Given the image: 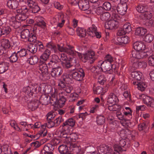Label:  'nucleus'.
<instances>
[{
	"instance_id": "a878e982",
	"label": "nucleus",
	"mask_w": 154,
	"mask_h": 154,
	"mask_svg": "<svg viewBox=\"0 0 154 154\" xmlns=\"http://www.w3.org/2000/svg\"><path fill=\"white\" fill-rule=\"evenodd\" d=\"M90 12L93 14H97L98 15H101L103 12V9L102 7H100L97 8L92 7L90 8Z\"/></svg>"
},
{
	"instance_id": "2eb2a0df",
	"label": "nucleus",
	"mask_w": 154,
	"mask_h": 154,
	"mask_svg": "<svg viewBox=\"0 0 154 154\" xmlns=\"http://www.w3.org/2000/svg\"><path fill=\"white\" fill-rule=\"evenodd\" d=\"M78 5L79 8L82 11H86L90 8L89 2L87 0H79Z\"/></svg>"
},
{
	"instance_id": "6e6552de",
	"label": "nucleus",
	"mask_w": 154,
	"mask_h": 154,
	"mask_svg": "<svg viewBox=\"0 0 154 154\" xmlns=\"http://www.w3.org/2000/svg\"><path fill=\"white\" fill-rule=\"evenodd\" d=\"M26 4L31 9L32 13H35L38 12L40 10L35 0H27Z\"/></svg>"
},
{
	"instance_id": "3c124183",
	"label": "nucleus",
	"mask_w": 154,
	"mask_h": 154,
	"mask_svg": "<svg viewBox=\"0 0 154 154\" xmlns=\"http://www.w3.org/2000/svg\"><path fill=\"white\" fill-rule=\"evenodd\" d=\"M27 49L32 54L35 53L37 51V47L35 44H30L27 48Z\"/></svg>"
},
{
	"instance_id": "49530a36",
	"label": "nucleus",
	"mask_w": 154,
	"mask_h": 154,
	"mask_svg": "<svg viewBox=\"0 0 154 154\" xmlns=\"http://www.w3.org/2000/svg\"><path fill=\"white\" fill-rule=\"evenodd\" d=\"M131 77L137 80H139L141 79L142 73L140 72L134 71L131 72Z\"/></svg>"
},
{
	"instance_id": "4be33fe9",
	"label": "nucleus",
	"mask_w": 154,
	"mask_h": 154,
	"mask_svg": "<svg viewBox=\"0 0 154 154\" xmlns=\"http://www.w3.org/2000/svg\"><path fill=\"white\" fill-rule=\"evenodd\" d=\"M7 5L10 9H15L19 5L18 2L17 0H10L8 1Z\"/></svg>"
},
{
	"instance_id": "ddd939ff",
	"label": "nucleus",
	"mask_w": 154,
	"mask_h": 154,
	"mask_svg": "<svg viewBox=\"0 0 154 154\" xmlns=\"http://www.w3.org/2000/svg\"><path fill=\"white\" fill-rule=\"evenodd\" d=\"M59 59L57 56L55 55L53 56L52 59L48 64V67L52 69L56 67L55 66H57V65L59 62Z\"/></svg>"
},
{
	"instance_id": "dca6fc26",
	"label": "nucleus",
	"mask_w": 154,
	"mask_h": 154,
	"mask_svg": "<svg viewBox=\"0 0 154 154\" xmlns=\"http://www.w3.org/2000/svg\"><path fill=\"white\" fill-rule=\"evenodd\" d=\"M58 92L57 89H54V91L51 94V96L49 97L51 104L53 105H55L58 100Z\"/></svg>"
},
{
	"instance_id": "b1692460",
	"label": "nucleus",
	"mask_w": 154,
	"mask_h": 154,
	"mask_svg": "<svg viewBox=\"0 0 154 154\" xmlns=\"http://www.w3.org/2000/svg\"><path fill=\"white\" fill-rule=\"evenodd\" d=\"M51 52L48 49H46L43 53L40 56V60L45 62L49 58L50 55H51Z\"/></svg>"
},
{
	"instance_id": "052dcab7",
	"label": "nucleus",
	"mask_w": 154,
	"mask_h": 154,
	"mask_svg": "<svg viewBox=\"0 0 154 154\" xmlns=\"http://www.w3.org/2000/svg\"><path fill=\"white\" fill-rule=\"evenodd\" d=\"M133 84L134 85H137L138 89L140 90L141 91H143L144 90V82H140L138 83L136 82H133Z\"/></svg>"
},
{
	"instance_id": "69168bd1",
	"label": "nucleus",
	"mask_w": 154,
	"mask_h": 154,
	"mask_svg": "<svg viewBox=\"0 0 154 154\" xmlns=\"http://www.w3.org/2000/svg\"><path fill=\"white\" fill-rule=\"evenodd\" d=\"M132 67L134 68V69H136L139 68L140 66H141V64L142 63L143 64V65L144 64V63L143 61L142 62H138L137 61V60H136V61H134L133 62L132 61Z\"/></svg>"
},
{
	"instance_id": "e433bc0d",
	"label": "nucleus",
	"mask_w": 154,
	"mask_h": 154,
	"mask_svg": "<svg viewBox=\"0 0 154 154\" xmlns=\"http://www.w3.org/2000/svg\"><path fill=\"white\" fill-rule=\"evenodd\" d=\"M58 150L60 154H67L68 152V147L65 145H61L58 148Z\"/></svg>"
},
{
	"instance_id": "0eeeda50",
	"label": "nucleus",
	"mask_w": 154,
	"mask_h": 154,
	"mask_svg": "<svg viewBox=\"0 0 154 154\" xmlns=\"http://www.w3.org/2000/svg\"><path fill=\"white\" fill-rule=\"evenodd\" d=\"M55 126V123L54 121H48L47 123H45L43 125H42L41 130L39 131V134L43 137L46 136L47 133V131L45 129L46 127L48 128H51Z\"/></svg>"
},
{
	"instance_id": "c756f323",
	"label": "nucleus",
	"mask_w": 154,
	"mask_h": 154,
	"mask_svg": "<svg viewBox=\"0 0 154 154\" xmlns=\"http://www.w3.org/2000/svg\"><path fill=\"white\" fill-rule=\"evenodd\" d=\"M48 88V86H46L45 84H42L35 88H37V90H38V92H40L42 94H48L49 92V91L47 90Z\"/></svg>"
},
{
	"instance_id": "338daca9",
	"label": "nucleus",
	"mask_w": 154,
	"mask_h": 154,
	"mask_svg": "<svg viewBox=\"0 0 154 154\" xmlns=\"http://www.w3.org/2000/svg\"><path fill=\"white\" fill-rule=\"evenodd\" d=\"M113 104L112 106H109L108 107V109L110 111H117L120 108V106L116 103Z\"/></svg>"
},
{
	"instance_id": "473e14b6",
	"label": "nucleus",
	"mask_w": 154,
	"mask_h": 154,
	"mask_svg": "<svg viewBox=\"0 0 154 154\" xmlns=\"http://www.w3.org/2000/svg\"><path fill=\"white\" fill-rule=\"evenodd\" d=\"M1 29L3 35L4 36H7L8 35L11 31V29L10 27L6 25H3L1 27Z\"/></svg>"
},
{
	"instance_id": "79ce46f5",
	"label": "nucleus",
	"mask_w": 154,
	"mask_h": 154,
	"mask_svg": "<svg viewBox=\"0 0 154 154\" xmlns=\"http://www.w3.org/2000/svg\"><path fill=\"white\" fill-rule=\"evenodd\" d=\"M135 34L136 35L142 36V40L144 41L143 37L144 35V30L143 28L141 27L137 28L135 30Z\"/></svg>"
},
{
	"instance_id": "c9c22d12",
	"label": "nucleus",
	"mask_w": 154,
	"mask_h": 154,
	"mask_svg": "<svg viewBox=\"0 0 154 154\" xmlns=\"http://www.w3.org/2000/svg\"><path fill=\"white\" fill-rule=\"evenodd\" d=\"M137 11L141 14L140 15V17L142 19L144 18V6L143 5L140 4L136 8Z\"/></svg>"
},
{
	"instance_id": "13d9d810",
	"label": "nucleus",
	"mask_w": 154,
	"mask_h": 154,
	"mask_svg": "<svg viewBox=\"0 0 154 154\" xmlns=\"http://www.w3.org/2000/svg\"><path fill=\"white\" fill-rule=\"evenodd\" d=\"M107 81L106 77L104 75H100L98 79L97 82L100 85H104L106 82Z\"/></svg>"
},
{
	"instance_id": "72a5a7b5",
	"label": "nucleus",
	"mask_w": 154,
	"mask_h": 154,
	"mask_svg": "<svg viewBox=\"0 0 154 154\" xmlns=\"http://www.w3.org/2000/svg\"><path fill=\"white\" fill-rule=\"evenodd\" d=\"M70 146L73 148L72 150L76 153L82 154L83 153V149H82L79 145H78L75 143H72Z\"/></svg>"
},
{
	"instance_id": "0e129e2a",
	"label": "nucleus",
	"mask_w": 154,
	"mask_h": 154,
	"mask_svg": "<svg viewBox=\"0 0 154 154\" xmlns=\"http://www.w3.org/2000/svg\"><path fill=\"white\" fill-rule=\"evenodd\" d=\"M130 119H125L122 121V122H121V123L122 124L123 126H125L126 127H131L132 126L131 125L132 123L130 121Z\"/></svg>"
},
{
	"instance_id": "f704fd0d",
	"label": "nucleus",
	"mask_w": 154,
	"mask_h": 154,
	"mask_svg": "<svg viewBox=\"0 0 154 154\" xmlns=\"http://www.w3.org/2000/svg\"><path fill=\"white\" fill-rule=\"evenodd\" d=\"M73 87L71 86L67 85L63 89V91L60 93H61V94H62V95H64L65 96H67L68 94L71 93Z\"/></svg>"
},
{
	"instance_id": "c85d7f7f",
	"label": "nucleus",
	"mask_w": 154,
	"mask_h": 154,
	"mask_svg": "<svg viewBox=\"0 0 154 154\" xmlns=\"http://www.w3.org/2000/svg\"><path fill=\"white\" fill-rule=\"evenodd\" d=\"M118 99L116 95L112 93H111L108 96L107 102L109 103H116Z\"/></svg>"
},
{
	"instance_id": "2f4dec72",
	"label": "nucleus",
	"mask_w": 154,
	"mask_h": 154,
	"mask_svg": "<svg viewBox=\"0 0 154 154\" xmlns=\"http://www.w3.org/2000/svg\"><path fill=\"white\" fill-rule=\"evenodd\" d=\"M59 95L60 98L58 100H57L55 105H57L60 107H61L64 105L66 101V99L64 97L65 96L62 95V94H61V93H59Z\"/></svg>"
},
{
	"instance_id": "39448f33",
	"label": "nucleus",
	"mask_w": 154,
	"mask_h": 154,
	"mask_svg": "<svg viewBox=\"0 0 154 154\" xmlns=\"http://www.w3.org/2000/svg\"><path fill=\"white\" fill-rule=\"evenodd\" d=\"M112 64L109 63H107L106 62H103V60L99 61L97 63V66L94 67V69H96L97 67L99 69H101V70L103 72H109V73H111L113 71L112 68Z\"/></svg>"
},
{
	"instance_id": "864d4df0",
	"label": "nucleus",
	"mask_w": 154,
	"mask_h": 154,
	"mask_svg": "<svg viewBox=\"0 0 154 154\" xmlns=\"http://www.w3.org/2000/svg\"><path fill=\"white\" fill-rule=\"evenodd\" d=\"M153 101H154V100H153L150 97L148 96H145V104L148 106L153 107V105H152Z\"/></svg>"
},
{
	"instance_id": "bf43d9fd",
	"label": "nucleus",
	"mask_w": 154,
	"mask_h": 154,
	"mask_svg": "<svg viewBox=\"0 0 154 154\" xmlns=\"http://www.w3.org/2000/svg\"><path fill=\"white\" fill-rule=\"evenodd\" d=\"M27 51L25 48L21 49L20 51L16 52L17 55H19L20 57H22L26 56L28 54Z\"/></svg>"
},
{
	"instance_id": "6ab92c4d",
	"label": "nucleus",
	"mask_w": 154,
	"mask_h": 154,
	"mask_svg": "<svg viewBox=\"0 0 154 154\" xmlns=\"http://www.w3.org/2000/svg\"><path fill=\"white\" fill-rule=\"evenodd\" d=\"M23 90L26 94L30 97L32 96L34 92L37 93V88H34L33 86L30 87L28 86L24 88Z\"/></svg>"
},
{
	"instance_id": "09e8293b",
	"label": "nucleus",
	"mask_w": 154,
	"mask_h": 154,
	"mask_svg": "<svg viewBox=\"0 0 154 154\" xmlns=\"http://www.w3.org/2000/svg\"><path fill=\"white\" fill-rule=\"evenodd\" d=\"M145 19H151L152 17V14L150 12V8H149L147 6H145Z\"/></svg>"
},
{
	"instance_id": "58836bf2",
	"label": "nucleus",
	"mask_w": 154,
	"mask_h": 154,
	"mask_svg": "<svg viewBox=\"0 0 154 154\" xmlns=\"http://www.w3.org/2000/svg\"><path fill=\"white\" fill-rule=\"evenodd\" d=\"M30 33V31L28 29H24L21 32L20 36L21 38L24 39L26 41Z\"/></svg>"
},
{
	"instance_id": "cd10ccee",
	"label": "nucleus",
	"mask_w": 154,
	"mask_h": 154,
	"mask_svg": "<svg viewBox=\"0 0 154 154\" xmlns=\"http://www.w3.org/2000/svg\"><path fill=\"white\" fill-rule=\"evenodd\" d=\"M16 18L14 17L11 18L9 20V25L15 29H17L21 26V23L16 20Z\"/></svg>"
},
{
	"instance_id": "e2e57ef3",
	"label": "nucleus",
	"mask_w": 154,
	"mask_h": 154,
	"mask_svg": "<svg viewBox=\"0 0 154 154\" xmlns=\"http://www.w3.org/2000/svg\"><path fill=\"white\" fill-rule=\"evenodd\" d=\"M93 90L94 94H99L103 92V88L100 86H97L96 88L93 87Z\"/></svg>"
},
{
	"instance_id": "7ed1b4c3",
	"label": "nucleus",
	"mask_w": 154,
	"mask_h": 154,
	"mask_svg": "<svg viewBox=\"0 0 154 154\" xmlns=\"http://www.w3.org/2000/svg\"><path fill=\"white\" fill-rule=\"evenodd\" d=\"M114 150L113 151L112 147L108 145H103L100 147L98 150L99 154H114L115 152H122L125 151L126 149H123L118 146V144H115L113 146Z\"/></svg>"
},
{
	"instance_id": "4c0bfd02",
	"label": "nucleus",
	"mask_w": 154,
	"mask_h": 154,
	"mask_svg": "<svg viewBox=\"0 0 154 154\" xmlns=\"http://www.w3.org/2000/svg\"><path fill=\"white\" fill-rule=\"evenodd\" d=\"M2 47L5 49H8L11 46L9 40L6 38H3L1 40Z\"/></svg>"
},
{
	"instance_id": "9d476101",
	"label": "nucleus",
	"mask_w": 154,
	"mask_h": 154,
	"mask_svg": "<svg viewBox=\"0 0 154 154\" xmlns=\"http://www.w3.org/2000/svg\"><path fill=\"white\" fill-rule=\"evenodd\" d=\"M63 72V70L61 67L57 66L56 67L52 69L51 73L52 76L56 79L60 77Z\"/></svg>"
},
{
	"instance_id": "423d86ee",
	"label": "nucleus",
	"mask_w": 154,
	"mask_h": 154,
	"mask_svg": "<svg viewBox=\"0 0 154 154\" xmlns=\"http://www.w3.org/2000/svg\"><path fill=\"white\" fill-rule=\"evenodd\" d=\"M48 68L47 65L45 62L40 60L39 69L42 73L41 75L43 77L42 79L43 80L48 79L50 78Z\"/></svg>"
},
{
	"instance_id": "f3484780",
	"label": "nucleus",
	"mask_w": 154,
	"mask_h": 154,
	"mask_svg": "<svg viewBox=\"0 0 154 154\" xmlns=\"http://www.w3.org/2000/svg\"><path fill=\"white\" fill-rule=\"evenodd\" d=\"M130 141L129 139L126 138L125 139H122L119 140L118 146L122 149V147L126 148L130 146Z\"/></svg>"
},
{
	"instance_id": "f257e3e1",
	"label": "nucleus",
	"mask_w": 154,
	"mask_h": 154,
	"mask_svg": "<svg viewBox=\"0 0 154 154\" xmlns=\"http://www.w3.org/2000/svg\"><path fill=\"white\" fill-rule=\"evenodd\" d=\"M46 47L48 49H51V51L55 53H57L59 51L60 52H64L69 55L76 57L77 55L79 57L81 58L82 55L81 53L76 51L74 50V47L70 45H67L68 47H64L63 45H60L59 44H55L52 42H49L46 44Z\"/></svg>"
},
{
	"instance_id": "7c9ffc66",
	"label": "nucleus",
	"mask_w": 154,
	"mask_h": 154,
	"mask_svg": "<svg viewBox=\"0 0 154 154\" xmlns=\"http://www.w3.org/2000/svg\"><path fill=\"white\" fill-rule=\"evenodd\" d=\"M78 138V136L75 133H69L68 137L67 144H69L70 145H71L72 144L71 142H75Z\"/></svg>"
},
{
	"instance_id": "9b49d317",
	"label": "nucleus",
	"mask_w": 154,
	"mask_h": 154,
	"mask_svg": "<svg viewBox=\"0 0 154 154\" xmlns=\"http://www.w3.org/2000/svg\"><path fill=\"white\" fill-rule=\"evenodd\" d=\"M128 42V37L127 36L118 37L115 41L114 43L117 45H123Z\"/></svg>"
},
{
	"instance_id": "5701e85b",
	"label": "nucleus",
	"mask_w": 154,
	"mask_h": 154,
	"mask_svg": "<svg viewBox=\"0 0 154 154\" xmlns=\"http://www.w3.org/2000/svg\"><path fill=\"white\" fill-rule=\"evenodd\" d=\"M39 105V101L38 100H35L29 103L28 106L29 109L33 111L37 109Z\"/></svg>"
},
{
	"instance_id": "a211bd4d",
	"label": "nucleus",
	"mask_w": 154,
	"mask_h": 154,
	"mask_svg": "<svg viewBox=\"0 0 154 154\" xmlns=\"http://www.w3.org/2000/svg\"><path fill=\"white\" fill-rule=\"evenodd\" d=\"M75 120L72 118H69L63 123L62 126L65 129H69V127H72L75 125Z\"/></svg>"
},
{
	"instance_id": "f03ea898",
	"label": "nucleus",
	"mask_w": 154,
	"mask_h": 154,
	"mask_svg": "<svg viewBox=\"0 0 154 154\" xmlns=\"http://www.w3.org/2000/svg\"><path fill=\"white\" fill-rule=\"evenodd\" d=\"M134 50L131 52L133 58L137 59H143L144 57V45L143 42L139 41L134 43L133 45Z\"/></svg>"
},
{
	"instance_id": "393cba45",
	"label": "nucleus",
	"mask_w": 154,
	"mask_h": 154,
	"mask_svg": "<svg viewBox=\"0 0 154 154\" xmlns=\"http://www.w3.org/2000/svg\"><path fill=\"white\" fill-rule=\"evenodd\" d=\"M39 101L42 105H48L50 103L49 97L48 95L45 94H42L41 96Z\"/></svg>"
},
{
	"instance_id": "774afa93",
	"label": "nucleus",
	"mask_w": 154,
	"mask_h": 154,
	"mask_svg": "<svg viewBox=\"0 0 154 154\" xmlns=\"http://www.w3.org/2000/svg\"><path fill=\"white\" fill-rule=\"evenodd\" d=\"M130 133L128 134L129 135L128 136V138L133 140H134L135 138V137L138 135L137 132L134 130L130 131Z\"/></svg>"
},
{
	"instance_id": "37998d69",
	"label": "nucleus",
	"mask_w": 154,
	"mask_h": 154,
	"mask_svg": "<svg viewBox=\"0 0 154 154\" xmlns=\"http://www.w3.org/2000/svg\"><path fill=\"white\" fill-rule=\"evenodd\" d=\"M77 35L82 38L84 37L86 35L85 30L83 28L78 27L76 29Z\"/></svg>"
},
{
	"instance_id": "4d7b16f0",
	"label": "nucleus",
	"mask_w": 154,
	"mask_h": 154,
	"mask_svg": "<svg viewBox=\"0 0 154 154\" xmlns=\"http://www.w3.org/2000/svg\"><path fill=\"white\" fill-rule=\"evenodd\" d=\"M46 26V23L44 21H41V22L36 23L33 27V30L34 31L36 30L37 27H39L42 28H44Z\"/></svg>"
},
{
	"instance_id": "5fc2aeb1",
	"label": "nucleus",
	"mask_w": 154,
	"mask_h": 154,
	"mask_svg": "<svg viewBox=\"0 0 154 154\" xmlns=\"http://www.w3.org/2000/svg\"><path fill=\"white\" fill-rule=\"evenodd\" d=\"M110 16V14L108 12L103 13L100 16V19L102 21L108 20Z\"/></svg>"
},
{
	"instance_id": "20e7f679",
	"label": "nucleus",
	"mask_w": 154,
	"mask_h": 154,
	"mask_svg": "<svg viewBox=\"0 0 154 154\" xmlns=\"http://www.w3.org/2000/svg\"><path fill=\"white\" fill-rule=\"evenodd\" d=\"M69 75L74 80L78 81H82L85 76V71L82 69H74L69 70Z\"/></svg>"
},
{
	"instance_id": "412c9836",
	"label": "nucleus",
	"mask_w": 154,
	"mask_h": 154,
	"mask_svg": "<svg viewBox=\"0 0 154 154\" xmlns=\"http://www.w3.org/2000/svg\"><path fill=\"white\" fill-rule=\"evenodd\" d=\"M63 130L60 132L59 137L62 139L65 138V140L67 143L68 142V137L69 134V129H65L63 128Z\"/></svg>"
},
{
	"instance_id": "1a4fd4ad",
	"label": "nucleus",
	"mask_w": 154,
	"mask_h": 154,
	"mask_svg": "<svg viewBox=\"0 0 154 154\" xmlns=\"http://www.w3.org/2000/svg\"><path fill=\"white\" fill-rule=\"evenodd\" d=\"M83 57L85 60H90L91 63H92L97 59V56L94 51H90L84 54Z\"/></svg>"
},
{
	"instance_id": "4468645a",
	"label": "nucleus",
	"mask_w": 154,
	"mask_h": 154,
	"mask_svg": "<svg viewBox=\"0 0 154 154\" xmlns=\"http://www.w3.org/2000/svg\"><path fill=\"white\" fill-rule=\"evenodd\" d=\"M119 26L118 22L116 20H110L105 24V27L107 29H112L117 28Z\"/></svg>"
},
{
	"instance_id": "bb28decb",
	"label": "nucleus",
	"mask_w": 154,
	"mask_h": 154,
	"mask_svg": "<svg viewBox=\"0 0 154 154\" xmlns=\"http://www.w3.org/2000/svg\"><path fill=\"white\" fill-rule=\"evenodd\" d=\"M9 64L8 63L3 61L0 63V74L5 72L8 69Z\"/></svg>"
},
{
	"instance_id": "680f3d73",
	"label": "nucleus",
	"mask_w": 154,
	"mask_h": 154,
	"mask_svg": "<svg viewBox=\"0 0 154 154\" xmlns=\"http://www.w3.org/2000/svg\"><path fill=\"white\" fill-rule=\"evenodd\" d=\"M123 29L126 33H129L131 30V24L129 23H126L123 26Z\"/></svg>"
},
{
	"instance_id": "f8f14e48",
	"label": "nucleus",
	"mask_w": 154,
	"mask_h": 154,
	"mask_svg": "<svg viewBox=\"0 0 154 154\" xmlns=\"http://www.w3.org/2000/svg\"><path fill=\"white\" fill-rule=\"evenodd\" d=\"M127 9V5L126 3L119 4L117 7L118 12L120 14L123 15L125 14Z\"/></svg>"
},
{
	"instance_id": "603ef678",
	"label": "nucleus",
	"mask_w": 154,
	"mask_h": 154,
	"mask_svg": "<svg viewBox=\"0 0 154 154\" xmlns=\"http://www.w3.org/2000/svg\"><path fill=\"white\" fill-rule=\"evenodd\" d=\"M37 38L36 34L30 33L26 41L35 43L36 42Z\"/></svg>"
},
{
	"instance_id": "ea45409f",
	"label": "nucleus",
	"mask_w": 154,
	"mask_h": 154,
	"mask_svg": "<svg viewBox=\"0 0 154 154\" xmlns=\"http://www.w3.org/2000/svg\"><path fill=\"white\" fill-rule=\"evenodd\" d=\"M38 58L37 56L34 55L31 57L29 58L27 60V62L29 63L30 65H35L38 62Z\"/></svg>"
},
{
	"instance_id": "6e6d98bb",
	"label": "nucleus",
	"mask_w": 154,
	"mask_h": 154,
	"mask_svg": "<svg viewBox=\"0 0 154 154\" xmlns=\"http://www.w3.org/2000/svg\"><path fill=\"white\" fill-rule=\"evenodd\" d=\"M26 14H17L16 18V19L21 21L25 20L27 18V16Z\"/></svg>"
},
{
	"instance_id": "a19ab883",
	"label": "nucleus",
	"mask_w": 154,
	"mask_h": 154,
	"mask_svg": "<svg viewBox=\"0 0 154 154\" xmlns=\"http://www.w3.org/2000/svg\"><path fill=\"white\" fill-rule=\"evenodd\" d=\"M62 17H64V15L63 14H57L51 20V23L53 24L59 23L60 20H61Z\"/></svg>"
},
{
	"instance_id": "aec40b11",
	"label": "nucleus",
	"mask_w": 154,
	"mask_h": 154,
	"mask_svg": "<svg viewBox=\"0 0 154 154\" xmlns=\"http://www.w3.org/2000/svg\"><path fill=\"white\" fill-rule=\"evenodd\" d=\"M54 149V146L51 143H47L44 146L43 149L44 154H52L53 151Z\"/></svg>"
},
{
	"instance_id": "de8ad7c7",
	"label": "nucleus",
	"mask_w": 154,
	"mask_h": 154,
	"mask_svg": "<svg viewBox=\"0 0 154 154\" xmlns=\"http://www.w3.org/2000/svg\"><path fill=\"white\" fill-rule=\"evenodd\" d=\"M105 121V118L102 115H98L97 117L96 122L98 125H103Z\"/></svg>"
},
{
	"instance_id": "a18cd8bd",
	"label": "nucleus",
	"mask_w": 154,
	"mask_h": 154,
	"mask_svg": "<svg viewBox=\"0 0 154 154\" xmlns=\"http://www.w3.org/2000/svg\"><path fill=\"white\" fill-rule=\"evenodd\" d=\"M97 30V27L94 25H92V26L89 27L87 29V33L89 35L93 37V35L94 33Z\"/></svg>"
},
{
	"instance_id": "c03bdc74",
	"label": "nucleus",
	"mask_w": 154,
	"mask_h": 154,
	"mask_svg": "<svg viewBox=\"0 0 154 154\" xmlns=\"http://www.w3.org/2000/svg\"><path fill=\"white\" fill-rule=\"evenodd\" d=\"M130 133V130L128 129H122L119 132V134L121 137L128 138V134Z\"/></svg>"
},
{
	"instance_id": "8fccbe9b",
	"label": "nucleus",
	"mask_w": 154,
	"mask_h": 154,
	"mask_svg": "<svg viewBox=\"0 0 154 154\" xmlns=\"http://www.w3.org/2000/svg\"><path fill=\"white\" fill-rule=\"evenodd\" d=\"M17 54L16 52L12 53L10 57H9V61L11 63L17 62L18 60Z\"/></svg>"
}]
</instances>
